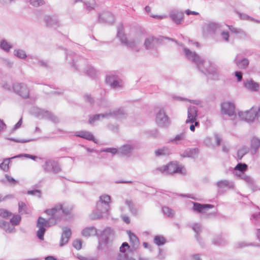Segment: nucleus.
Wrapping results in <instances>:
<instances>
[{"mask_svg":"<svg viewBox=\"0 0 260 260\" xmlns=\"http://www.w3.org/2000/svg\"><path fill=\"white\" fill-rule=\"evenodd\" d=\"M71 209L64 207L63 204H57L51 209H47L45 212L50 217L48 219L39 217L38 218L37 226L39 228L37 232V236L40 240L44 239V235L46 232V228L50 227L57 223L63 215L70 213Z\"/></svg>","mask_w":260,"mask_h":260,"instance_id":"1","label":"nucleus"},{"mask_svg":"<svg viewBox=\"0 0 260 260\" xmlns=\"http://www.w3.org/2000/svg\"><path fill=\"white\" fill-rule=\"evenodd\" d=\"M183 50L186 58L195 63L201 72L212 79L216 80L218 78V70L214 64L204 60L195 52H192L186 47L183 48Z\"/></svg>","mask_w":260,"mask_h":260,"instance_id":"2","label":"nucleus"},{"mask_svg":"<svg viewBox=\"0 0 260 260\" xmlns=\"http://www.w3.org/2000/svg\"><path fill=\"white\" fill-rule=\"evenodd\" d=\"M110 201V196L104 194L100 196L96 203V209L90 215V218L92 220L107 218L109 215Z\"/></svg>","mask_w":260,"mask_h":260,"instance_id":"3","label":"nucleus"},{"mask_svg":"<svg viewBox=\"0 0 260 260\" xmlns=\"http://www.w3.org/2000/svg\"><path fill=\"white\" fill-rule=\"evenodd\" d=\"M117 37L121 42V44L127 48L131 49L133 51L139 52L140 48L138 47L140 42L139 41L132 39L128 40L124 33V27L122 24H119L117 26Z\"/></svg>","mask_w":260,"mask_h":260,"instance_id":"4","label":"nucleus"},{"mask_svg":"<svg viewBox=\"0 0 260 260\" xmlns=\"http://www.w3.org/2000/svg\"><path fill=\"white\" fill-rule=\"evenodd\" d=\"M248 169V166L245 163H238L234 168L233 174L238 178L243 180L252 190L254 189V181L245 172Z\"/></svg>","mask_w":260,"mask_h":260,"instance_id":"5","label":"nucleus"},{"mask_svg":"<svg viewBox=\"0 0 260 260\" xmlns=\"http://www.w3.org/2000/svg\"><path fill=\"white\" fill-rule=\"evenodd\" d=\"M114 238V233L110 228H106L102 232L99 240V249H103V245H107L111 242Z\"/></svg>","mask_w":260,"mask_h":260,"instance_id":"6","label":"nucleus"},{"mask_svg":"<svg viewBox=\"0 0 260 260\" xmlns=\"http://www.w3.org/2000/svg\"><path fill=\"white\" fill-rule=\"evenodd\" d=\"M31 112L39 118L47 119L54 123L59 122V119L48 110L34 107L31 109Z\"/></svg>","mask_w":260,"mask_h":260,"instance_id":"7","label":"nucleus"},{"mask_svg":"<svg viewBox=\"0 0 260 260\" xmlns=\"http://www.w3.org/2000/svg\"><path fill=\"white\" fill-rule=\"evenodd\" d=\"M42 167L44 171L47 173L57 174L61 171V168L58 162L53 159L46 160Z\"/></svg>","mask_w":260,"mask_h":260,"instance_id":"8","label":"nucleus"},{"mask_svg":"<svg viewBox=\"0 0 260 260\" xmlns=\"http://www.w3.org/2000/svg\"><path fill=\"white\" fill-rule=\"evenodd\" d=\"M156 122L158 125L163 127H168L170 124V120L164 109L159 110L156 114Z\"/></svg>","mask_w":260,"mask_h":260,"instance_id":"9","label":"nucleus"},{"mask_svg":"<svg viewBox=\"0 0 260 260\" xmlns=\"http://www.w3.org/2000/svg\"><path fill=\"white\" fill-rule=\"evenodd\" d=\"M221 112L231 117L232 119L236 117L235 105L232 103L229 102L223 103L221 105Z\"/></svg>","mask_w":260,"mask_h":260,"instance_id":"10","label":"nucleus"},{"mask_svg":"<svg viewBox=\"0 0 260 260\" xmlns=\"http://www.w3.org/2000/svg\"><path fill=\"white\" fill-rule=\"evenodd\" d=\"M13 88L15 92L23 98L26 99L28 98L29 91L26 85L24 83H15L13 85Z\"/></svg>","mask_w":260,"mask_h":260,"instance_id":"11","label":"nucleus"},{"mask_svg":"<svg viewBox=\"0 0 260 260\" xmlns=\"http://www.w3.org/2000/svg\"><path fill=\"white\" fill-rule=\"evenodd\" d=\"M198 116V108L195 106H190L187 110V118L186 123H195L196 126L199 125V122L197 121Z\"/></svg>","mask_w":260,"mask_h":260,"instance_id":"12","label":"nucleus"},{"mask_svg":"<svg viewBox=\"0 0 260 260\" xmlns=\"http://www.w3.org/2000/svg\"><path fill=\"white\" fill-rule=\"evenodd\" d=\"M108 113V118L113 117L116 119H122L127 117V113L123 108L110 110Z\"/></svg>","mask_w":260,"mask_h":260,"instance_id":"13","label":"nucleus"},{"mask_svg":"<svg viewBox=\"0 0 260 260\" xmlns=\"http://www.w3.org/2000/svg\"><path fill=\"white\" fill-rule=\"evenodd\" d=\"M169 15L172 21L177 25L181 24L184 18L183 12L178 9L171 10Z\"/></svg>","mask_w":260,"mask_h":260,"instance_id":"14","label":"nucleus"},{"mask_svg":"<svg viewBox=\"0 0 260 260\" xmlns=\"http://www.w3.org/2000/svg\"><path fill=\"white\" fill-rule=\"evenodd\" d=\"M106 81L108 84L114 89H121L122 87V82L119 80L115 76H107Z\"/></svg>","mask_w":260,"mask_h":260,"instance_id":"15","label":"nucleus"},{"mask_svg":"<svg viewBox=\"0 0 260 260\" xmlns=\"http://www.w3.org/2000/svg\"><path fill=\"white\" fill-rule=\"evenodd\" d=\"M134 146L129 144H124L118 148V154L127 157L132 155Z\"/></svg>","mask_w":260,"mask_h":260,"instance_id":"16","label":"nucleus"},{"mask_svg":"<svg viewBox=\"0 0 260 260\" xmlns=\"http://www.w3.org/2000/svg\"><path fill=\"white\" fill-rule=\"evenodd\" d=\"M129 248L127 242H123L120 247V253L117 256V260H135L132 257H129L125 253L126 250Z\"/></svg>","mask_w":260,"mask_h":260,"instance_id":"17","label":"nucleus"},{"mask_svg":"<svg viewBox=\"0 0 260 260\" xmlns=\"http://www.w3.org/2000/svg\"><path fill=\"white\" fill-rule=\"evenodd\" d=\"M193 204L192 210L198 213H205L208 209H211L214 207V205L211 204H204L197 202H192Z\"/></svg>","mask_w":260,"mask_h":260,"instance_id":"18","label":"nucleus"},{"mask_svg":"<svg viewBox=\"0 0 260 260\" xmlns=\"http://www.w3.org/2000/svg\"><path fill=\"white\" fill-rule=\"evenodd\" d=\"M44 21L47 27L56 28L59 26V22L55 16L46 15L44 17Z\"/></svg>","mask_w":260,"mask_h":260,"instance_id":"19","label":"nucleus"},{"mask_svg":"<svg viewBox=\"0 0 260 260\" xmlns=\"http://www.w3.org/2000/svg\"><path fill=\"white\" fill-rule=\"evenodd\" d=\"M161 40L153 37L147 38L144 42V46L147 50L155 48L156 45L161 43Z\"/></svg>","mask_w":260,"mask_h":260,"instance_id":"20","label":"nucleus"},{"mask_svg":"<svg viewBox=\"0 0 260 260\" xmlns=\"http://www.w3.org/2000/svg\"><path fill=\"white\" fill-rule=\"evenodd\" d=\"M167 167L168 175L174 173L183 174V168L178 166L176 162H171L167 165Z\"/></svg>","mask_w":260,"mask_h":260,"instance_id":"21","label":"nucleus"},{"mask_svg":"<svg viewBox=\"0 0 260 260\" xmlns=\"http://www.w3.org/2000/svg\"><path fill=\"white\" fill-rule=\"evenodd\" d=\"M99 21L102 23L112 24L114 21V17L110 12H104L99 14Z\"/></svg>","mask_w":260,"mask_h":260,"instance_id":"22","label":"nucleus"},{"mask_svg":"<svg viewBox=\"0 0 260 260\" xmlns=\"http://www.w3.org/2000/svg\"><path fill=\"white\" fill-rule=\"evenodd\" d=\"M260 147V139L253 137L250 140V153L252 155L256 154Z\"/></svg>","mask_w":260,"mask_h":260,"instance_id":"23","label":"nucleus"},{"mask_svg":"<svg viewBox=\"0 0 260 260\" xmlns=\"http://www.w3.org/2000/svg\"><path fill=\"white\" fill-rule=\"evenodd\" d=\"M62 231L63 232L59 243L60 246H63L68 242L69 239H70L72 234L71 230L68 228H63Z\"/></svg>","mask_w":260,"mask_h":260,"instance_id":"24","label":"nucleus"},{"mask_svg":"<svg viewBox=\"0 0 260 260\" xmlns=\"http://www.w3.org/2000/svg\"><path fill=\"white\" fill-rule=\"evenodd\" d=\"M244 86L246 88L253 91H258L259 88V84L255 82L252 79L244 81Z\"/></svg>","mask_w":260,"mask_h":260,"instance_id":"25","label":"nucleus"},{"mask_svg":"<svg viewBox=\"0 0 260 260\" xmlns=\"http://www.w3.org/2000/svg\"><path fill=\"white\" fill-rule=\"evenodd\" d=\"M76 136L89 141H92L96 143L93 135L89 132L84 131H80L77 132Z\"/></svg>","mask_w":260,"mask_h":260,"instance_id":"26","label":"nucleus"},{"mask_svg":"<svg viewBox=\"0 0 260 260\" xmlns=\"http://www.w3.org/2000/svg\"><path fill=\"white\" fill-rule=\"evenodd\" d=\"M186 138V133L185 131H184L182 133L176 135L175 138L173 139H171L170 142L173 144L177 145L181 144V142L185 140Z\"/></svg>","mask_w":260,"mask_h":260,"instance_id":"27","label":"nucleus"},{"mask_svg":"<svg viewBox=\"0 0 260 260\" xmlns=\"http://www.w3.org/2000/svg\"><path fill=\"white\" fill-rule=\"evenodd\" d=\"M234 62L240 69H246L249 63V60L247 58H243L240 60H238L237 57H236Z\"/></svg>","mask_w":260,"mask_h":260,"instance_id":"28","label":"nucleus"},{"mask_svg":"<svg viewBox=\"0 0 260 260\" xmlns=\"http://www.w3.org/2000/svg\"><path fill=\"white\" fill-rule=\"evenodd\" d=\"M127 234L128 236L131 244L134 248H137L139 245V240L138 237L131 231H127Z\"/></svg>","mask_w":260,"mask_h":260,"instance_id":"29","label":"nucleus"},{"mask_svg":"<svg viewBox=\"0 0 260 260\" xmlns=\"http://www.w3.org/2000/svg\"><path fill=\"white\" fill-rule=\"evenodd\" d=\"M218 28V24L215 22H209L205 24L204 26V29L209 33H214Z\"/></svg>","mask_w":260,"mask_h":260,"instance_id":"30","label":"nucleus"},{"mask_svg":"<svg viewBox=\"0 0 260 260\" xmlns=\"http://www.w3.org/2000/svg\"><path fill=\"white\" fill-rule=\"evenodd\" d=\"M0 227L7 233H11L15 230V228L13 225H10V223L5 221L3 219H0Z\"/></svg>","mask_w":260,"mask_h":260,"instance_id":"31","label":"nucleus"},{"mask_svg":"<svg viewBox=\"0 0 260 260\" xmlns=\"http://www.w3.org/2000/svg\"><path fill=\"white\" fill-rule=\"evenodd\" d=\"M198 153V149L197 148H188L186 149L181 154V156L183 157H193Z\"/></svg>","mask_w":260,"mask_h":260,"instance_id":"32","label":"nucleus"},{"mask_svg":"<svg viewBox=\"0 0 260 260\" xmlns=\"http://www.w3.org/2000/svg\"><path fill=\"white\" fill-rule=\"evenodd\" d=\"M82 234L84 237H89L97 235V230L94 226L88 227L84 229Z\"/></svg>","mask_w":260,"mask_h":260,"instance_id":"33","label":"nucleus"},{"mask_svg":"<svg viewBox=\"0 0 260 260\" xmlns=\"http://www.w3.org/2000/svg\"><path fill=\"white\" fill-rule=\"evenodd\" d=\"M191 227L192 230L196 233L195 238L196 240L200 242V234L202 231V228L201 224L200 223H193L191 224Z\"/></svg>","mask_w":260,"mask_h":260,"instance_id":"34","label":"nucleus"},{"mask_svg":"<svg viewBox=\"0 0 260 260\" xmlns=\"http://www.w3.org/2000/svg\"><path fill=\"white\" fill-rule=\"evenodd\" d=\"M242 114L246 115L245 121L248 122H252L256 118L255 112L252 109L245 111L244 113H241V115Z\"/></svg>","mask_w":260,"mask_h":260,"instance_id":"35","label":"nucleus"},{"mask_svg":"<svg viewBox=\"0 0 260 260\" xmlns=\"http://www.w3.org/2000/svg\"><path fill=\"white\" fill-rule=\"evenodd\" d=\"M107 118H108L107 112H105V113L103 114H95L90 117L89 119V123L90 124H93L94 122L100 120L101 119Z\"/></svg>","mask_w":260,"mask_h":260,"instance_id":"36","label":"nucleus"},{"mask_svg":"<svg viewBox=\"0 0 260 260\" xmlns=\"http://www.w3.org/2000/svg\"><path fill=\"white\" fill-rule=\"evenodd\" d=\"M20 156H21V155H16L14 157H12L11 158H5L3 162L0 164V169L3 170L5 172H8L9 170V164L10 163V159L14 158H16V157H20Z\"/></svg>","mask_w":260,"mask_h":260,"instance_id":"37","label":"nucleus"},{"mask_svg":"<svg viewBox=\"0 0 260 260\" xmlns=\"http://www.w3.org/2000/svg\"><path fill=\"white\" fill-rule=\"evenodd\" d=\"M84 72L91 78H95L98 73V71L91 66H87L84 70Z\"/></svg>","mask_w":260,"mask_h":260,"instance_id":"38","label":"nucleus"},{"mask_svg":"<svg viewBox=\"0 0 260 260\" xmlns=\"http://www.w3.org/2000/svg\"><path fill=\"white\" fill-rule=\"evenodd\" d=\"M217 186L220 188L228 187L230 188H234V185L228 180H222L217 182Z\"/></svg>","mask_w":260,"mask_h":260,"instance_id":"39","label":"nucleus"},{"mask_svg":"<svg viewBox=\"0 0 260 260\" xmlns=\"http://www.w3.org/2000/svg\"><path fill=\"white\" fill-rule=\"evenodd\" d=\"M212 243L215 245L222 246L226 244V240L222 237L221 236L217 235L213 237L212 239Z\"/></svg>","mask_w":260,"mask_h":260,"instance_id":"40","label":"nucleus"},{"mask_svg":"<svg viewBox=\"0 0 260 260\" xmlns=\"http://www.w3.org/2000/svg\"><path fill=\"white\" fill-rule=\"evenodd\" d=\"M83 3L85 5L87 10L89 11L94 9L97 6L95 0H83Z\"/></svg>","mask_w":260,"mask_h":260,"instance_id":"41","label":"nucleus"},{"mask_svg":"<svg viewBox=\"0 0 260 260\" xmlns=\"http://www.w3.org/2000/svg\"><path fill=\"white\" fill-rule=\"evenodd\" d=\"M13 47L12 45L8 43L6 40H2L0 42V48L6 52H9Z\"/></svg>","mask_w":260,"mask_h":260,"instance_id":"42","label":"nucleus"},{"mask_svg":"<svg viewBox=\"0 0 260 260\" xmlns=\"http://www.w3.org/2000/svg\"><path fill=\"white\" fill-rule=\"evenodd\" d=\"M155 154L157 156L168 155L170 152L169 149L167 147H162V148L157 149L154 152Z\"/></svg>","mask_w":260,"mask_h":260,"instance_id":"43","label":"nucleus"},{"mask_svg":"<svg viewBox=\"0 0 260 260\" xmlns=\"http://www.w3.org/2000/svg\"><path fill=\"white\" fill-rule=\"evenodd\" d=\"M154 243L157 246H161L166 243V240L162 236L157 235L154 238Z\"/></svg>","mask_w":260,"mask_h":260,"instance_id":"44","label":"nucleus"},{"mask_svg":"<svg viewBox=\"0 0 260 260\" xmlns=\"http://www.w3.org/2000/svg\"><path fill=\"white\" fill-rule=\"evenodd\" d=\"M125 204L128 207L130 211L132 214L136 215L137 213V209L135 207V205L131 200H126L125 202Z\"/></svg>","mask_w":260,"mask_h":260,"instance_id":"45","label":"nucleus"},{"mask_svg":"<svg viewBox=\"0 0 260 260\" xmlns=\"http://www.w3.org/2000/svg\"><path fill=\"white\" fill-rule=\"evenodd\" d=\"M15 56L21 59H24L27 57L25 52L21 49H15L14 51Z\"/></svg>","mask_w":260,"mask_h":260,"instance_id":"46","label":"nucleus"},{"mask_svg":"<svg viewBox=\"0 0 260 260\" xmlns=\"http://www.w3.org/2000/svg\"><path fill=\"white\" fill-rule=\"evenodd\" d=\"M227 26L229 27V29L232 32L236 34H241L243 35H245V32L243 29H242L240 28L235 27L232 25H227Z\"/></svg>","mask_w":260,"mask_h":260,"instance_id":"47","label":"nucleus"},{"mask_svg":"<svg viewBox=\"0 0 260 260\" xmlns=\"http://www.w3.org/2000/svg\"><path fill=\"white\" fill-rule=\"evenodd\" d=\"M237 14L238 15L240 18L243 20H248V21H254V19L249 16L247 15L244 13H241L240 12H237ZM255 21L257 23H259V21L255 20Z\"/></svg>","mask_w":260,"mask_h":260,"instance_id":"48","label":"nucleus"},{"mask_svg":"<svg viewBox=\"0 0 260 260\" xmlns=\"http://www.w3.org/2000/svg\"><path fill=\"white\" fill-rule=\"evenodd\" d=\"M21 217L19 215H14L10 219V222L14 226L19 224Z\"/></svg>","mask_w":260,"mask_h":260,"instance_id":"49","label":"nucleus"},{"mask_svg":"<svg viewBox=\"0 0 260 260\" xmlns=\"http://www.w3.org/2000/svg\"><path fill=\"white\" fill-rule=\"evenodd\" d=\"M249 150V148L246 146H243L238 151V156H240V158L241 159L243 155L247 154Z\"/></svg>","mask_w":260,"mask_h":260,"instance_id":"50","label":"nucleus"},{"mask_svg":"<svg viewBox=\"0 0 260 260\" xmlns=\"http://www.w3.org/2000/svg\"><path fill=\"white\" fill-rule=\"evenodd\" d=\"M162 211L164 214L169 217H172L174 215V211L168 207H163Z\"/></svg>","mask_w":260,"mask_h":260,"instance_id":"51","label":"nucleus"},{"mask_svg":"<svg viewBox=\"0 0 260 260\" xmlns=\"http://www.w3.org/2000/svg\"><path fill=\"white\" fill-rule=\"evenodd\" d=\"M101 152L110 153L112 155H115L116 154H118V149L116 148H106L102 149Z\"/></svg>","mask_w":260,"mask_h":260,"instance_id":"52","label":"nucleus"},{"mask_svg":"<svg viewBox=\"0 0 260 260\" xmlns=\"http://www.w3.org/2000/svg\"><path fill=\"white\" fill-rule=\"evenodd\" d=\"M26 204L23 202H19L18 203V212L20 214L26 213Z\"/></svg>","mask_w":260,"mask_h":260,"instance_id":"53","label":"nucleus"},{"mask_svg":"<svg viewBox=\"0 0 260 260\" xmlns=\"http://www.w3.org/2000/svg\"><path fill=\"white\" fill-rule=\"evenodd\" d=\"M1 60L3 65L9 68H11L13 65V62L8 58H2Z\"/></svg>","mask_w":260,"mask_h":260,"instance_id":"54","label":"nucleus"},{"mask_svg":"<svg viewBox=\"0 0 260 260\" xmlns=\"http://www.w3.org/2000/svg\"><path fill=\"white\" fill-rule=\"evenodd\" d=\"M30 4L35 7H38L45 4L44 0H30Z\"/></svg>","mask_w":260,"mask_h":260,"instance_id":"55","label":"nucleus"},{"mask_svg":"<svg viewBox=\"0 0 260 260\" xmlns=\"http://www.w3.org/2000/svg\"><path fill=\"white\" fill-rule=\"evenodd\" d=\"M158 172H160L161 173L164 174H168V171H167V165L161 166L160 167L157 168L155 169L154 171V173L155 174H157Z\"/></svg>","mask_w":260,"mask_h":260,"instance_id":"56","label":"nucleus"},{"mask_svg":"<svg viewBox=\"0 0 260 260\" xmlns=\"http://www.w3.org/2000/svg\"><path fill=\"white\" fill-rule=\"evenodd\" d=\"M73 246L77 250H80L82 248V241L79 239L75 240L73 243Z\"/></svg>","mask_w":260,"mask_h":260,"instance_id":"57","label":"nucleus"},{"mask_svg":"<svg viewBox=\"0 0 260 260\" xmlns=\"http://www.w3.org/2000/svg\"><path fill=\"white\" fill-rule=\"evenodd\" d=\"M83 62V61L80 60L79 61H75L74 60L73 61L71 66L75 70H79V67H80L81 63Z\"/></svg>","mask_w":260,"mask_h":260,"instance_id":"58","label":"nucleus"},{"mask_svg":"<svg viewBox=\"0 0 260 260\" xmlns=\"http://www.w3.org/2000/svg\"><path fill=\"white\" fill-rule=\"evenodd\" d=\"M12 215V213L5 209L0 210V216L3 218H7Z\"/></svg>","mask_w":260,"mask_h":260,"instance_id":"59","label":"nucleus"},{"mask_svg":"<svg viewBox=\"0 0 260 260\" xmlns=\"http://www.w3.org/2000/svg\"><path fill=\"white\" fill-rule=\"evenodd\" d=\"M37 64L44 68H47L49 67L48 62L47 60L38 59V63Z\"/></svg>","mask_w":260,"mask_h":260,"instance_id":"60","label":"nucleus"},{"mask_svg":"<svg viewBox=\"0 0 260 260\" xmlns=\"http://www.w3.org/2000/svg\"><path fill=\"white\" fill-rule=\"evenodd\" d=\"M27 194L32 195V196H37L39 198H40L41 196V191L38 189L28 190L27 191Z\"/></svg>","mask_w":260,"mask_h":260,"instance_id":"61","label":"nucleus"},{"mask_svg":"<svg viewBox=\"0 0 260 260\" xmlns=\"http://www.w3.org/2000/svg\"><path fill=\"white\" fill-rule=\"evenodd\" d=\"M6 178L7 179V181L10 182L11 184L15 185L17 183V181L15 180L13 177L9 176L8 174H6L5 175Z\"/></svg>","mask_w":260,"mask_h":260,"instance_id":"62","label":"nucleus"},{"mask_svg":"<svg viewBox=\"0 0 260 260\" xmlns=\"http://www.w3.org/2000/svg\"><path fill=\"white\" fill-rule=\"evenodd\" d=\"M251 220H254L255 222L258 221L260 219V212L254 213L251 215Z\"/></svg>","mask_w":260,"mask_h":260,"instance_id":"63","label":"nucleus"},{"mask_svg":"<svg viewBox=\"0 0 260 260\" xmlns=\"http://www.w3.org/2000/svg\"><path fill=\"white\" fill-rule=\"evenodd\" d=\"M84 99H85V100L87 102H88L90 104H92L94 102V100L93 99L91 98V96H90V95H89V94H86L84 95Z\"/></svg>","mask_w":260,"mask_h":260,"instance_id":"64","label":"nucleus"}]
</instances>
